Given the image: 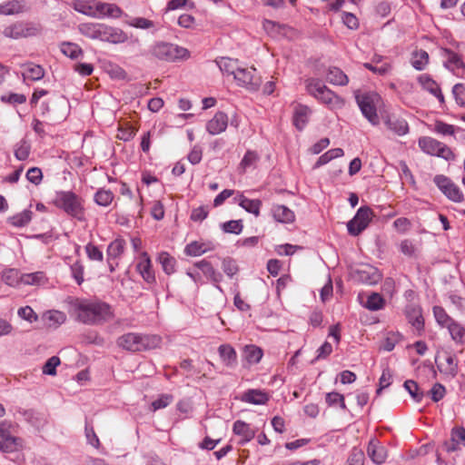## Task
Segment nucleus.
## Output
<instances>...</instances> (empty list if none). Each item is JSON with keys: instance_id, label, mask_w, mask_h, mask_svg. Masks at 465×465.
Masks as SVG:
<instances>
[{"instance_id": "30", "label": "nucleus", "mask_w": 465, "mask_h": 465, "mask_svg": "<svg viewBox=\"0 0 465 465\" xmlns=\"http://www.w3.org/2000/svg\"><path fill=\"white\" fill-rule=\"evenodd\" d=\"M23 67L24 71L22 72V75L24 80L38 81L45 75V70L39 64L28 63L24 64Z\"/></svg>"}, {"instance_id": "64", "label": "nucleus", "mask_w": 465, "mask_h": 465, "mask_svg": "<svg viewBox=\"0 0 465 465\" xmlns=\"http://www.w3.org/2000/svg\"><path fill=\"white\" fill-rule=\"evenodd\" d=\"M445 392L446 390L443 385L440 383H435L433 387L428 391V394L430 396L434 402H438L444 397Z\"/></svg>"}, {"instance_id": "3", "label": "nucleus", "mask_w": 465, "mask_h": 465, "mask_svg": "<svg viewBox=\"0 0 465 465\" xmlns=\"http://www.w3.org/2000/svg\"><path fill=\"white\" fill-rule=\"evenodd\" d=\"M161 342L162 338L159 335L139 332L124 333L116 341L120 348L131 352L153 350L159 347Z\"/></svg>"}, {"instance_id": "27", "label": "nucleus", "mask_w": 465, "mask_h": 465, "mask_svg": "<svg viewBox=\"0 0 465 465\" xmlns=\"http://www.w3.org/2000/svg\"><path fill=\"white\" fill-rule=\"evenodd\" d=\"M272 214L275 221L282 223H291L295 220L294 213L282 204L273 205L272 207Z\"/></svg>"}, {"instance_id": "50", "label": "nucleus", "mask_w": 465, "mask_h": 465, "mask_svg": "<svg viewBox=\"0 0 465 465\" xmlns=\"http://www.w3.org/2000/svg\"><path fill=\"white\" fill-rule=\"evenodd\" d=\"M459 129V127L446 124L442 121H436L433 127V131L441 135H454L456 130Z\"/></svg>"}, {"instance_id": "22", "label": "nucleus", "mask_w": 465, "mask_h": 465, "mask_svg": "<svg viewBox=\"0 0 465 465\" xmlns=\"http://www.w3.org/2000/svg\"><path fill=\"white\" fill-rule=\"evenodd\" d=\"M228 116L223 112H217L206 124V130L212 135L219 134L226 130Z\"/></svg>"}, {"instance_id": "44", "label": "nucleus", "mask_w": 465, "mask_h": 465, "mask_svg": "<svg viewBox=\"0 0 465 465\" xmlns=\"http://www.w3.org/2000/svg\"><path fill=\"white\" fill-rule=\"evenodd\" d=\"M385 306V300L378 292H372L369 295L364 307L370 311H379Z\"/></svg>"}, {"instance_id": "61", "label": "nucleus", "mask_w": 465, "mask_h": 465, "mask_svg": "<svg viewBox=\"0 0 465 465\" xmlns=\"http://www.w3.org/2000/svg\"><path fill=\"white\" fill-rule=\"evenodd\" d=\"M17 314L20 318L31 323L38 320V315L30 306H25L20 308L17 312Z\"/></svg>"}, {"instance_id": "56", "label": "nucleus", "mask_w": 465, "mask_h": 465, "mask_svg": "<svg viewBox=\"0 0 465 465\" xmlns=\"http://www.w3.org/2000/svg\"><path fill=\"white\" fill-rule=\"evenodd\" d=\"M84 430L87 442L93 447L98 449L100 447L99 438L97 437L94 427L87 421L85 422Z\"/></svg>"}, {"instance_id": "11", "label": "nucleus", "mask_w": 465, "mask_h": 465, "mask_svg": "<svg viewBox=\"0 0 465 465\" xmlns=\"http://www.w3.org/2000/svg\"><path fill=\"white\" fill-rule=\"evenodd\" d=\"M233 78L237 82L238 85L245 87L251 91L258 90L262 84L261 76L257 74L254 67H239Z\"/></svg>"}, {"instance_id": "2", "label": "nucleus", "mask_w": 465, "mask_h": 465, "mask_svg": "<svg viewBox=\"0 0 465 465\" xmlns=\"http://www.w3.org/2000/svg\"><path fill=\"white\" fill-rule=\"evenodd\" d=\"M80 33L91 39L112 44H122L127 41V35L120 28L104 24L84 23L78 26Z\"/></svg>"}, {"instance_id": "46", "label": "nucleus", "mask_w": 465, "mask_h": 465, "mask_svg": "<svg viewBox=\"0 0 465 465\" xmlns=\"http://www.w3.org/2000/svg\"><path fill=\"white\" fill-rule=\"evenodd\" d=\"M403 386L415 401L420 402L422 401L424 392L420 390L416 381L408 380L404 382Z\"/></svg>"}, {"instance_id": "33", "label": "nucleus", "mask_w": 465, "mask_h": 465, "mask_svg": "<svg viewBox=\"0 0 465 465\" xmlns=\"http://www.w3.org/2000/svg\"><path fill=\"white\" fill-rule=\"evenodd\" d=\"M216 64L223 74L233 76L240 67L238 60L230 57H221L216 60Z\"/></svg>"}, {"instance_id": "6", "label": "nucleus", "mask_w": 465, "mask_h": 465, "mask_svg": "<svg viewBox=\"0 0 465 465\" xmlns=\"http://www.w3.org/2000/svg\"><path fill=\"white\" fill-rule=\"evenodd\" d=\"M151 54L155 58L166 62L185 60L190 56L186 48L166 42L155 43L151 48Z\"/></svg>"}, {"instance_id": "13", "label": "nucleus", "mask_w": 465, "mask_h": 465, "mask_svg": "<svg viewBox=\"0 0 465 465\" xmlns=\"http://www.w3.org/2000/svg\"><path fill=\"white\" fill-rule=\"evenodd\" d=\"M434 182L445 196L452 202L463 201V193L460 189L450 178L444 175H436Z\"/></svg>"}, {"instance_id": "39", "label": "nucleus", "mask_w": 465, "mask_h": 465, "mask_svg": "<svg viewBox=\"0 0 465 465\" xmlns=\"http://www.w3.org/2000/svg\"><path fill=\"white\" fill-rule=\"evenodd\" d=\"M94 0H73L74 10L91 17H96L93 3Z\"/></svg>"}, {"instance_id": "29", "label": "nucleus", "mask_w": 465, "mask_h": 465, "mask_svg": "<svg viewBox=\"0 0 465 465\" xmlns=\"http://www.w3.org/2000/svg\"><path fill=\"white\" fill-rule=\"evenodd\" d=\"M234 202L237 203L246 212L259 216L260 209L262 206V201L259 199L251 200L246 198L243 194L240 193L234 198Z\"/></svg>"}, {"instance_id": "37", "label": "nucleus", "mask_w": 465, "mask_h": 465, "mask_svg": "<svg viewBox=\"0 0 465 465\" xmlns=\"http://www.w3.org/2000/svg\"><path fill=\"white\" fill-rule=\"evenodd\" d=\"M262 355L263 352L262 349L255 345L252 344L246 345L244 347L243 357L250 364L258 363L261 361Z\"/></svg>"}, {"instance_id": "8", "label": "nucleus", "mask_w": 465, "mask_h": 465, "mask_svg": "<svg viewBox=\"0 0 465 465\" xmlns=\"http://www.w3.org/2000/svg\"><path fill=\"white\" fill-rule=\"evenodd\" d=\"M356 99L362 114L371 124L377 125L379 124V117L376 111V103L379 101L380 96L377 94H365L358 95Z\"/></svg>"}, {"instance_id": "15", "label": "nucleus", "mask_w": 465, "mask_h": 465, "mask_svg": "<svg viewBox=\"0 0 465 465\" xmlns=\"http://www.w3.org/2000/svg\"><path fill=\"white\" fill-rule=\"evenodd\" d=\"M437 367L444 375L454 378L458 373V362L455 357L450 352H443L436 357Z\"/></svg>"}, {"instance_id": "54", "label": "nucleus", "mask_w": 465, "mask_h": 465, "mask_svg": "<svg viewBox=\"0 0 465 465\" xmlns=\"http://www.w3.org/2000/svg\"><path fill=\"white\" fill-rule=\"evenodd\" d=\"M222 268L224 273L230 278L233 277L239 272L236 262L232 258L223 259Z\"/></svg>"}, {"instance_id": "63", "label": "nucleus", "mask_w": 465, "mask_h": 465, "mask_svg": "<svg viewBox=\"0 0 465 465\" xmlns=\"http://www.w3.org/2000/svg\"><path fill=\"white\" fill-rule=\"evenodd\" d=\"M452 94L459 105H465V85L463 84H456L452 88Z\"/></svg>"}, {"instance_id": "62", "label": "nucleus", "mask_w": 465, "mask_h": 465, "mask_svg": "<svg viewBox=\"0 0 465 465\" xmlns=\"http://www.w3.org/2000/svg\"><path fill=\"white\" fill-rule=\"evenodd\" d=\"M129 25L140 28V29H149L154 26L153 21L143 18V17H133L129 22Z\"/></svg>"}, {"instance_id": "42", "label": "nucleus", "mask_w": 465, "mask_h": 465, "mask_svg": "<svg viewBox=\"0 0 465 465\" xmlns=\"http://www.w3.org/2000/svg\"><path fill=\"white\" fill-rule=\"evenodd\" d=\"M31 152V144L25 139L21 140L14 147L15 157L18 161H25Z\"/></svg>"}, {"instance_id": "17", "label": "nucleus", "mask_w": 465, "mask_h": 465, "mask_svg": "<svg viewBox=\"0 0 465 465\" xmlns=\"http://www.w3.org/2000/svg\"><path fill=\"white\" fill-rule=\"evenodd\" d=\"M35 31V29L29 26L28 25L22 22H17L5 27L3 30V35L8 38L19 39L34 35Z\"/></svg>"}, {"instance_id": "21", "label": "nucleus", "mask_w": 465, "mask_h": 465, "mask_svg": "<svg viewBox=\"0 0 465 465\" xmlns=\"http://www.w3.org/2000/svg\"><path fill=\"white\" fill-rule=\"evenodd\" d=\"M194 266L197 269H199L200 271H202L203 275L208 280H210L212 282L214 283L217 290H219L220 292H223V289L219 285V282L223 279V275L220 272H216V270L213 268V266L211 264L210 262L203 259V260H201V261L195 262Z\"/></svg>"}, {"instance_id": "49", "label": "nucleus", "mask_w": 465, "mask_h": 465, "mask_svg": "<svg viewBox=\"0 0 465 465\" xmlns=\"http://www.w3.org/2000/svg\"><path fill=\"white\" fill-rule=\"evenodd\" d=\"M114 200V193L109 190H99L94 194V202L101 206H108Z\"/></svg>"}, {"instance_id": "24", "label": "nucleus", "mask_w": 465, "mask_h": 465, "mask_svg": "<svg viewBox=\"0 0 465 465\" xmlns=\"http://www.w3.org/2000/svg\"><path fill=\"white\" fill-rule=\"evenodd\" d=\"M418 82L424 90L437 97L440 104L444 103V96L441 93L440 85L429 74H420L418 77Z\"/></svg>"}, {"instance_id": "48", "label": "nucleus", "mask_w": 465, "mask_h": 465, "mask_svg": "<svg viewBox=\"0 0 465 465\" xmlns=\"http://www.w3.org/2000/svg\"><path fill=\"white\" fill-rule=\"evenodd\" d=\"M325 402L330 407L339 405L342 410L347 409L344 401V396L336 391L328 392L325 396Z\"/></svg>"}, {"instance_id": "35", "label": "nucleus", "mask_w": 465, "mask_h": 465, "mask_svg": "<svg viewBox=\"0 0 465 465\" xmlns=\"http://www.w3.org/2000/svg\"><path fill=\"white\" fill-rule=\"evenodd\" d=\"M213 246L204 242H192L184 248V253L188 256H200L208 251L213 250Z\"/></svg>"}, {"instance_id": "7", "label": "nucleus", "mask_w": 465, "mask_h": 465, "mask_svg": "<svg viewBox=\"0 0 465 465\" xmlns=\"http://www.w3.org/2000/svg\"><path fill=\"white\" fill-rule=\"evenodd\" d=\"M419 147L427 154L441 157L447 161L454 159V153L446 144L429 136H422L418 141Z\"/></svg>"}, {"instance_id": "9", "label": "nucleus", "mask_w": 465, "mask_h": 465, "mask_svg": "<svg viewBox=\"0 0 465 465\" xmlns=\"http://www.w3.org/2000/svg\"><path fill=\"white\" fill-rule=\"evenodd\" d=\"M373 213L368 206L359 208L355 216L347 223L348 232L352 236H358L369 225Z\"/></svg>"}, {"instance_id": "36", "label": "nucleus", "mask_w": 465, "mask_h": 465, "mask_svg": "<svg viewBox=\"0 0 465 465\" xmlns=\"http://www.w3.org/2000/svg\"><path fill=\"white\" fill-rule=\"evenodd\" d=\"M157 261L162 265L163 272L171 275L175 272L176 260L166 252H162L158 254Z\"/></svg>"}, {"instance_id": "26", "label": "nucleus", "mask_w": 465, "mask_h": 465, "mask_svg": "<svg viewBox=\"0 0 465 465\" xmlns=\"http://www.w3.org/2000/svg\"><path fill=\"white\" fill-rule=\"evenodd\" d=\"M232 431L234 434L241 437V444L249 442L255 436V431L251 428L250 424L240 420L233 423Z\"/></svg>"}, {"instance_id": "10", "label": "nucleus", "mask_w": 465, "mask_h": 465, "mask_svg": "<svg viewBox=\"0 0 465 465\" xmlns=\"http://www.w3.org/2000/svg\"><path fill=\"white\" fill-rule=\"evenodd\" d=\"M42 115L54 114L58 119L65 118L68 113V101L63 95H55L40 105Z\"/></svg>"}, {"instance_id": "58", "label": "nucleus", "mask_w": 465, "mask_h": 465, "mask_svg": "<svg viewBox=\"0 0 465 465\" xmlns=\"http://www.w3.org/2000/svg\"><path fill=\"white\" fill-rule=\"evenodd\" d=\"M243 225L240 220H232L223 223V230L225 232L239 234L242 232Z\"/></svg>"}, {"instance_id": "47", "label": "nucleus", "mask_w": 465, "mask_h": 465, "mask_svg": "<svg viewBox=\"0 0 465 465\" xmlns=\"http://www.w3.org/2000/svg\"><path fill=\"white\" fill-rule=\"evenodd\" d=\"M433 314L436 322L442 327L448 328L454 322V320L450 318L445 310L440 306L433 307Z\"/></svg>"}, {"instance_id": "4", "label": "nucleus", "mask_w": 465, "mask_h": 465, "mask_svg": "<svg viewBox=\"0 0 465 465\" xmlns=\"http://www.w3.org/2000/svg\"><path fill=\"white\" fill-rule=\"evenodd\" d=\"M52 203L67 215L78 221L84 220V200L73 191L55 192Z\"/></svg>"}, {"instance_id": "38", "label": "nucleus", "mask_w": 465, "mask_h": 465, "mask_svg": "<svg viewBox=\"0 0 465 465\" xmlns=\"http://www.w3.org/2000/svg\"><path fill=\"white\" fill-rule=\"evenodd\" d=\"M24 4L18 0H11L0 5V15H10L24 10Z\"/></svg>"}, {"instance_id": "31", "label": "nucleus", "mask_w": 465, "mask_h": 465, "mask_svg": "<svg viewBox=\"0 0 465 465\" xmlns=\"http://www.w3.org/2000/svg\"><path fill=\"white\" fill-rule=\"evenodd\" d=\"M94 10L96 14L99 13L100 15L114 18H119L123 14L122 9L117 5L110 3L98 2Z\"/></svg>"}, {"instance_id": "55", "label": "nucleus", "mask_w": 465, "mask_h": 465, "mask_svg": "<svg viewBox=\"0 0 465 465\" xmlns=\"http://www.w3.org/2000/svg\"><path fill=\"white\" fill-rule=\"evenodd\" d=\"M365 460L364 452L358 448H353L348 458V465H363Z\"/></svg>"}, {"instance_id": "43", "label": "nucleus", "mask_w": 465, "mask_h": 465, "mask_svg": "<svg viewBox=\"0 0 465 465\" xmlns=\"http://www.w3.org/2000/svg\"><path fill=\"white\" fill-rule=\"evenodd\" d=\"M429 63V54L425 50H419L412 54L411 64L419 71H421Z\"/></svg>"}, {"instance_id": "5", "label": "nucleus", "mask_w": 465, "mask_h": 465, "mask_svg": "<svg viewBox=\"0 0 465 465\" xmlns=\"http://www.w3.org/2000/svg\"><path fill=\"white\" fill-rule=\"evenodd\" d=\"M307 92L330 109L341 107L342 100L321 80L309 78L305 82Z\"/></svg>"}, {"instance_id": "34", "label": "nucleus", "mask_w": 465, "mask_h": 465, "mask_svg": "<svg viewBox=\"0 0 465 465\" xmlns=\"http://www.w3.org/2000/svg\"><path fill=\"white\" fill-rule=\"evenodd\" d=\"M327 81L334 85H346L349 82L348 76L338 67H331L326 75Z\"/></svg>"}, {"instance_id": "51", "label": "nucleus", "mask_w": 465, "mask_h": 465, "mask_svg": "<svg viewBox=\"0 0 465 465\" xmlns=\"http://www.w3.org/2000/svg\"><path fill=\"white\" fill-rule=\"evenodd\" d=\"M32 219V212L25 210L22 213L10 218V222L14 226L23 227L26 225Z\"/></svg>"}, {"instance_id": "14", "label": "nucleus", "mask_w": 465, "mask_h": 465, "mask_svg": "<svg viewBox=\"0 0 465 465\" xmlns=\"http://www.w3.org/2000/svg\"><path fill=\"white\" fill-rule=\"evenodd\" d=\"M352 275L358 282L368 285L378 283L382 277L379 270L370 264L361 265L353 271Z\"/></svg>"}, {"instance_id": "25", "label": "nucleus", "mask_w": 465, "mask_h": 465, "mask_svg": "<svg viewBox=\"0 0 465 465\" xmlns=\"http://www.w3.org/2000/svg\"><path fill=\"white\" fill-rule=\"evenodd\" d=\"M311 114L312 110L307 105L297 104L294 107L292 123L299 131H302L305 128Z\"/></svg>"}, {"instance_id": "32", "label": "nucleus", "mask_w": 465, "mask_h": 465, "mask_svg": "<svg viewBox=\"0 0 465 465\" xmlns=\"http://www.w3.org/2000/svg\"><path fill=\"white\" fill-rule=\"evenodd\" d=\"M219 355L227 367H234L237 363V354L230 344H222L218 348Z\"/></svg>"}, {"instance_id": "16", "label": "nucleus", "mask_w": 465, "mask_h": 465, "mask_svg": "<svg viewBox=\"0 0 465 465\" xmlns=\"http://www.w3.org/2000/svg\"><path fill=\"white\" fill-rule=\"evenodd\" d=\"M383 123L386 127L396 135L402 136L409 133L407 121L394 114L383 116Z\"/></svg>"}, {"instance_id": "52", "label": "nucleus", "mask_w": 465, "mask_h": 465, "mask_svg": "<svg viewBox=\"0 0 465 465\" xmlns=\"http://www.w3.org/2000/svg\"><path fill=\"white\" fill-rule=\"evenodd\" d=\"M61 52L64 55H66L72 59H75L82 54V49L76 44L63 43L61 45Z\"/></svg>"}, {"instance_id": "59", "label": "nucleus", "mask_w": 465, "mask_h": 465, "mask_svg": "<svg viewBox=\"0 0 465 465\" xmlns=\"http://www.w3.org/2000/svg\"><path fill=\"white\" fill-rule=\"evenodd\" d=\"M85 252L88 258L92 261L102 262L104 260V254L102 251L91 242L86 244Z\"/></svg>"}, {"instance_id": "45", "label": "nucleus", "mask_w": 465, "mask_h": 465, "mask_svg": "<svg viewBox=\"0 0 465 465\" xmlns=\"http://www.w3.org/2000/svg\"><path fill=\"white\" fill-rule=\"evenodd\" d=\"M448 330L453 341L465 343V328L461 324L454 321L448 327Z\"/></svg>"}, {"instance_id": "20", "label": "nucleus", "mask_w": 465, "mask_h": 465, "mask_svg": "<svg viewBox=\"0 0 465 465\" xmlns=\"http://www.w3.org/2000/svg\"><path fill=\"white\" fill-rule=\"evenodd\" d=\"M136 269L142 278L150 284L155 283V274L153 270L151 259L147 252H143L137 262Z\"/></svg>"}, {"instance_id": "60", "label": "nucleus", "mask_w": 465, "mask_h": 465, "mask_svg": "<svg viewBox=\"0 0 465 465\" xmlns=\"http://www.w3.org/2000/svg\"><path fill=\"white\" fill-rule=\"evenodd\" d=\"M45 278L43 272H35L33 273H26L21 276V282L25 284H36L42 282Z\"/></svg>"}, {"instance_id": "41", "label": "nucleus", "mask_w": 465, "mask_h": 465, "mask_svg": "<svg viewBox=\"0 0 465 465\" xmlns=\"http://www.w3.org/2000/svg\"><path fill=\"white\" fill-rule=\"evenodd\" d=\"M343 154L344 152L341 148L331 149L318 158L317 162L314 164V168H319L335 158L341 157Z\"/></svg>"}, {"instance_id": "40", "label": "nucleus", "mask_w": 465, "mask_h": 465, "mask_svg": "<svg viewBox=\"0 0 465 465\" xmlns=\"http://www.w3.org/2000/svg\"><path fill=\"white\" fill-rule=\"evenodd\" d=\"M125 248V241L122 238H117L113 241L107 247L108 259H116L120 257Z\"/></svg>"}, {"instance_id": "1", "label": "nucleus", "mask_w": 465, "mask_h": 465, "mask_svg": "<svg viewBox=\"0 0 465 465\" xmlns=\"http://www.w3.org/2000/svg\"><path fill=\"white\" fill-rule=\"evenodd\" d=\"M74 311L77 320L88 325H101L114 318L112 307L101 301H78Z\"/></svg>"}, {"instance_id": "53", "label": "nucleus", "mask_w": 465, "mask_h": 465, "mask_svg": "<svg viewBox=\"0 0 465 465\" xmlns=\"http://www.w3.org/2000/svg\"><path fill=\"white\" fill-rule=\"evenodd\" d=\"M3 282L9 286H15L21 282L19 272L15 269H8L3 272Z\"/></svg>"}, {"instance_id": "12", "label": "nucleus", "mask_w": 465, "mask_h": 465, "mask_svg": "<svg viewBox=\"0 0 465 465\" xmlns=\"http://www.w3.org/2000/svg\"><path fill=\"white\" fill-rule=\"evenodd\" d=\"M10 428L7 422H0V450L5 452H14L22 447V440L15 436Z\"/></svg>"}, {"instance_id": "23", "label": "nucleus", "mask_w": 465, "mask_h": 465, "mask_svg": "<svg viewBox=\"0 0 465 465\" xmlns=\"http://www.w3.org/2000/svg\"><path fill=\"white\" fill-rule=\"evenodd\" d=\"M367 453L371 460L376 464H382L387 459V450L377 439H371L370 440Z\"/></svg>"}, {"instance_id": "57", "label": "nucleus", "mask_w": 465, "mask_h": 465, "mask_svg": "<svg viewBox=\"0 0 465 465\" xmlns=\"http://www.w3.org/2000/svg\"><path fill=\"white\" fill-rule=\"evenodd\" d=\"M60 364V359L57 356H52L43 366V373L47 375H55L56 367Z\"/></svg>"}, {"instance_id": "28", "label": "nucleus", "mask_w": 465, "mask_h": 465, "mask_svg": "<svg viewBox=\"0 0 465 465\" xmlns=\"http://www.w3.org/2000/svg\"><path fill=\"white\" fill-rule=\"evenodd\" d=\"M241 400L254 405H263L269 401V395L263 391L250 389L243 392Z\"/></svg>"}, {"instance_id": "18", "label": "nucleus", "mask_w": 465, "mask_h": 465, "mask_svg": "<svg viewBox=\"0 0 465 465\" xmlns=\"http://www.w3.org/2000/svg\"><path fill=\"white\" fill-rule=\"evenodd\" d=\"M443 57L445 58L444 66L456 74L465 72V63L461 56L450 49H443Z\"/></svg>"}, {"instance_id": "19", "label": "nucleus", "mask_w": 465, "mask_h": 465, "mask_svg": "<svg viewBox=\"0 0 465 465\" xmlns=\"http://www.w3.org/2000/svg\"><path fill=\"white\" fill-rule=\"evenodd\" d=\"M404 315L406 316L409 323H411L417 331H421L424 328V320L422 317V311L419 304L409 303L404 309Z\"/></svg>"}]
</instances>
